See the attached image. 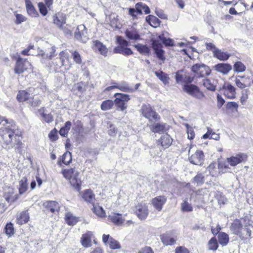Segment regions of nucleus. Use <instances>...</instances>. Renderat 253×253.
Listing matches in <instances>:
<instances>
[{
  "instance_id": "1",
  "label": "nucleus",
  "mask_w": 253,
  "mask_h": 253,
  "mask_svg": "<svg viewBox=\"0 0 253 253\" xmlns=\"http://www.w3.org/2000/svg\"><path fill=\"white\" fill-rule=\"evenodd\" d=\"M5 122L3 125H5L4 129L1 134V144L3 148L9 150L14 147L16 152L20 153L22 145L21 141L22 132L12 120L9 121L6 119L1 121Z\"/></svg>"
},
{
  "instance_id": "2",
  "label": "nucleus",
  "mask_w": 253,
  "mask_h": 253,
  "mask_svg": "<svg viewBox=\"0 0 253 253\" xmlns=\"http://www.w3.org/2000/svg\"><path fill=\"white\" fill-rule=\"evenodd\" d=\"M62 173L66 179L70 180V183L75 189L78 190L80 189L82 181L79 177L78 171L71 168L63 170Z\"/></svg>"
},
{
  "instance_id": "3",
  "label": "nucleus",
  "mask_w": 253,
  "mask_h": 253,
  "mask_svg": "<svg viewBox=\"0 0 253 253\" xmlns=\"http://www.w3.org/2000/svg\"><path fill=\"white\" fill-rule=\"evenodd\" d=\"M141 113L143 116L149 120L150 122H155L160 119V115L149 105H143L141 108Z\"/></svg>"
},
{
  "instance_id": "4",
  "label": "nucleus",
  "mask_w": 253,
  "mask_h": 253,
  "mask_svg": "<svg viewBox=\"0 0 253 253\" xmlns=\"http://www.w3.org/2000/svg\"><path fill=\"white\" fill-rule=\"evenodd\" d=\"M183 89L187 94L197 99L202 100L205 97V94L199 87L195 84H185L183 87Z\"/></svg>"
},
{
  "instance_id": "5",
  "label": "nucleus",
  "mask_w": 253,
  "mask_h": 253,
  "mask_svg": "<svg viewBox=\"0 0 253 253\" xmlns=\"http://www.w3.org/2000/svg\"><path fill=\"white\" fill-rule=\"evenodd\" d=\"M192 71L195 74V76L199 78L208 76L211 73L210 67L204 64H196L192 67Z\"/></svg>"
},
{
  "instance_id": "6",
  "label": "nucleus",
  "mask_w": 253,
  "mask_h": 253,
  "mask_svg": "<svg viewBox=\"0 0 253 253\" xmlns=\"http://www.w3.org/2000/svg\"><path fill=\"white\" fill-rule=\"evenodd\" d=\"M30 63L27 60H23L21 57L18 58L14 68V73L17 74L23 73L30 66Z\"/></svg>"
},
{
  "instance_id": "7",
  "label": "nucleus",
  "mask_w": 253,
  "mask_h": 253,
  "mask_svg": "<svg viewBox=\"0 0 253 253\" xmlns=\"http://www.w3.org/2000/svg\"><path fill=\"white\" fill-rule=\"evenodd\" d=\"M222 90L224 95L230 99H234L236 97V88L234 86L229 83L225 84Z\"/></svg>"
},
{
  "instance_id": "8",
  "label": "nucleus",
  "mask_w": 253,
  "mask_h": 253,
  "mask_svg": "<svg viewBox=\"0 0 253 253\" xmlns=\"http://www.w3.org/2000/svg\"><path fill=\"white\" fill-rule=\"evenodd\" d=\"M86 28L84 25H79L75 33V38L83 42H86L88 38L86 37Z\"/></svg>"
},
{
  "instance_id": "9",
  "label": "nucleus",
  "mask_w": 253,
  "mask_h": 253,
  "mask_svg": "<svg viewBox=\"0 0 253 253\" xmlns=\"http://www.w3.org/2000/svg\"><path fill=\"white\" fill-rule=\"evenodd\" d=\"M135 213L141 220L146 219L148 215V209L146 204H138L135 207Z\"/></svg>"
},
{
  "instance_id": "10",
  "label": "nucleus",
  "mask_w": 253,
  "mask_h": 253,
  "mask_svg": "<svg viewBox=\"0 0 253 253\" xmlns=\"http://www.w3.org/2000/svg\"><path fill=\"white\" fill-rule=\"evenodd\" d=\"M191 163L201 166L204 161V155L203 151L197 150L194 154L192 155L189 158Z\"/></svg>"
},
{
  "instance_id": "11",
  "label": "nucleus",
  "mask_w": 253,
  "mask_h": 253,
  "mask_svg": "<svg viewBox=\"0 0 253 253\" xmlns=\"http://www.w3.org/2000/svg\"><path fill=\"white\" fill-rule=\"evenodd\" d=\"M59 56L62 66H64L66 70H69L72 66L69 54L66 50H64L61 51Z\"/></svg>"
},
{
  "instance_id": "12",
  "label": "nucleus",
  "mask_w": 253,
  "mask_h": 253,
  "mask_svg": "<svg viewBox=\"0 0 253 253\" xmlns=\"http://www.w3.org/2000/svg\"><path fill=\"white\" fill-rule=\"evenodd\" d=\"M53 23L60 29L64 30L66 26V16L65 14L58 13L53 16Z\"/></svg>"
},
{
  "instance_id": "13",
  "label": "nucleus",
  "mask_w": 253,
  "mask_h": 253,
  "mask_svg": "<svg viewBox=\"0 0 253 253\" xmlns=\"http://www.w3.org/2000/svg\"><path fill=\"white\" fill-rule=\"evenodd\" d=\"M125 33L129 40L138 41L141 39L138 31L133 27L126 29Z\"/></svg>"
},
{
  "instance_id": "14",
  "label": "nucleus",
  "mask_w": 253,
  "mask_h": 253,
  "mask_svg": "<svg viewBox=\"0 0 253 253\" xmlns=\"http://www.w3.org/2000/svg\"><path fill=\"white\" fill-rule=\"evenodd\" d=\"M247 156L244 154H239L235 156H232L227 158V162L231 166H235L238 164L246 161Z\"/></svg>"
},
{
  "instance_id": "15",
  "label": "nucleus",
  "mask_w": 253,
  "mask_h": 253,
  "mask_svg": "<svg viewBox=\"0 0 253 253\" xmlns=\"http://www.w3.org/2000/svg\"><path fill=\"white\" fill-rule=\"evenodd\" d=\"M243 228L242 224L240 220H235L231 225L230 227V230L233 234L238 235L240 238H242V234L241 233Z\"/></svg>"
},
{
  "instance_id": "16",
  "label": "nucleus",
  "mask_w": 253,
  "mask_h": 253,
  "mask_svg": "<svg viewBox=\"0 0 253 253\" xmlns=\"http://www.w3.org/2000/svg\"><path fill=\"white\" fill-rule=\"evenodd\" d=\"M166 201L167 198L165 196H158L152 199V204L156 210L160 211Z\"/></svg>"
},
{
  "instance_id": "17",
  "label": "nucleus",
  "mask_w": 253,
  "mask_h": 253,
  "mask_svg": "<svg viewBox=\"0 0 253 253\" xmlns=\"http://www.w3.org/2000/svg\"><path fill=\"white\" fill-rule=\"evenodd\" d=\"M93 43L94 50H98L99 53L105 57L107 56L108 50L105 45L97 40L94 41Z\"/></svg>"
},
{
  "instance_id": "18",
  "label": "nucleus",
  "mask_w": 253,
  "mask_h": 253,
  "mask_svg": "<svg viewBox=\"0 0 253 253\" xmlns=\"http://www.w3.org/2000/svg\"><path fill=\"white\" fill-rule=\"evenodd\" d=\"M214 69L217 72L223 74H227L231 70L232 66L227 63H219L214 66Z\"/></svg>"
},
{
  "instance_id": "19",
  "label": "nucleus",
  "mask_w": 253,
  "mask_h": 253,
  "mask_svg": "<svg viewBox=\"0 0 253 253\" xmlns=\"http://www.w3.org/2000/svg\"><path fill=\"white\" fill-rule=\"evenodd\" d=\"M43 206L52 212H58L60 210L59 203L54 201H46L43 203Z\"/></svg>"
},
{
  "instance_id": "20",
  "label": "nucleus",
  "mask_w": 253,
  "mask_h": 253,
  "mask_svg": "<svg viewBox=\"0 0 253 253\" xmlns=\"http://www.w3.org/2000/svg\"><path fill=\"white\" fill-rule=\"evenodd\" d=\"M108 219L118 225H121L125 221V219L122 217V215L117 213H112L109 215Z\"/></svg>"
},
{
  "instance_id": "21",
  "label": "nucleus",
  "mask_w": 253,
  "mask_h": 253,
  "mask_svg": "<svg viewBox=\"0 0 253 253\" xmlns=\"http://www.w3.org/2000/svg\"><path fill=\"white\" fill-rule=\"evenodd\" d=\"M82 197L86 202L92 205L94 204L95 200V195L91 190L87 189L85 190L83 194Z\"/></svg>"
},
{
  "instance_id": "22",
  "label": "nucleus",
  "mask_w": 253,
  "mask_h": 253,
  "mask_svg": "<svg viewBox=\"0 0 253 253\" xmlns=\"http://www.w3.org/2000/svg\"><path fill=\"white\" fill-rule=\"evenodd\" d=\"M55 47L54 46H52L48 49V51L46 53L43 52L42 50H39L37 55L41 56L43 59L50 60L55 56Z\"/></svg>"
},
{
  "instance_id": "23",
  "label": "nucleus",
  "mask_w": 253,
  "mask_h": 253,
  "mask_svg": "<svg viewBox=\"0 0 253 253\" xmlns=\"http://www.w3.org/2000/svg\"><path fill=\"white\" fill-rule=\"evenodd\" d=\"M29 220V215L27 211H23L17 215L16 222L19 225L26 224Z\"/></svg>"
},
{
  "instance_id": "24",
  "label": "nucleus",
  "mask_w": 253,
  "mask_h": 253,
  "mask_svg": "<svg viewBox=\"0 0 253 253\" xmlns=\"http://www.w3.org/2000/svg\"><path fill=\"white\" fill-rule=\"evenodd\" d=\"M172 139L170 136L168 134H165L161 136L158 140V142L160 143L162 146L165 148H167L171 145Z\"/></svg>"
},
{
  "instance_id": "25",
  "label": "nucleus",
  "mask_w": 253,
  "mask_h": 253,
  "mask_svg": "<svg viewBox=\"0 0 253 253\" xmlns=\"http://www.w3.org/2000/svg\"><path fill=\"white\" fill-rule=\"evenodd\" d=\"M213 56L221 61H226L230 55L227 52H224L221 49H217L214 51Z\"/></svg>"
},
{
  "instance_id": "26",
  "label": "nucleus",
  "mask_w": 253,
  "mask_h": 253,
  "mask_svg": "<svg viewBox=\"0 0 253 253\" xmlns=\"http://www.w3.org/2000/svg\"><path fill=\"white\" fill-rule=\"evenodd\" d=\"M151 130L153 132L162 133L166 131L165 124L156 123L148 125Z\"/></svg>"
},
{
  "instance_id": "27",
  "label": "nucleus",
  "mask_w": 253,
  "mask_h": 253,
  "mask_svg": "<svg viewBox=\"0 0 253 253\" xmlns=\"http://www.w3.org/2000/svg\"><path fill=\"white\" fill-rule=\"evenodd\" d=\"M203 85L208 90L214 91L216 89V84L215 81L210 79H204Z\"/></svg>"
},
{
  "instance_id": "28",
  "label": "nucleus",
  "mask_w": 253,
  "mask_h": 253,
  "mask_svg": "<svg viewBox=\"0 0 253 253\" xmlns=\"http://www.w3.org/2000/svg\"><path fill=\"white\" fill-rule=\"evenodd\" d=\"M113 52L115 53H120L125 56H129L133 54L131 49L127 47H115L113 49Z\"/></svg>"
},
{
  "instance_id": "29",
  "label": "nucleus",
  "mask_w": 253,
  "mask_h": 253,
  "mask_svg": "<svg viewBox=\"0 0 253 253\" xmlns=\"http://www.w3.org/2000/svg\"><path fill=\"white\" fill-rule=\"evenodd\" d=\"M26 10L29 15L32 17H36L38 13L32 4L30 0H25Z\"/></svg>"
},
{
  "instance_id": "30",
  "label": "nucleus",
  "mask_w": 253,
  "mask_h": 253,
  "mask_svg": "<svg viewBox=\"0 0 253 253\" xmlns=\"http://www.w3.org/2000/svg\"><path fill=\"white\" fill-rule=\"evenodd\" d=\"M146 21L153 27H159L161 22L157 17L151 15L146 17Z\"/></svg>"
},
{
  "instance_id": "31",
  "label": "nucleus",
  "mask_w": 253,
  "mask_h": 253,
  "mask_svg": "<svg viewBox=\"0 0 253 253\" xmlns=\"http://www.w3.org/2000/svg\"><path fill=\"white\" fill-rule=\"evenodd\" d=\"M92 233L88 232L87 233L83 235L81 238L82 245L85 248L90 247L91 245V236Z\"/></svg>"
},
{
  "instance_id": "32",
  "label": "nucleus",
  "mask_w": 253,
  "mask_h": 253,
  "mask_svg": "<svg viewBox=\"0 0 253 253\" xmlns=\"http://www.w3.org/2000/svg\"><path fill=\"white\" fill-rule=\"evenodd\" d=\"M140 4H136L135 9L133 8H129L128 9V13L132 17V20H134L137 19V15H142V12L140 11L139 6Z\"/></svg>"
},
{
  "instance_id": "33",
  "label": "nucleus",
  "mask_w": 253,
  "mask_h": 253,
  "mask_svg": "<svg viewBox=\"0 0 253 253\" xmlns=\"http://www.w3.org/2000/svg\"><path fill=\"white\" fill-rule=\"evenodd\" d=\"M72 161V154L70 152H66L65 153L61 159L58 160L57 164L58 165L61 166V162L65 165H68Z\"/></svg>"
},
{
  "instance_id": "34",
  "label": "nucleus",
  "mask_w": 253,
  "mask_h": 253,
  "mask_svg": "<svg viewBox=\"0 0 253 253\" xmlns=\"http://www.w3.org/2000/svg\"><path fill=\"white\" fill-rule=\"evenodd\" d=\"M155 75L164 83V84H169V77L168 75L163 71H156Z\"/></svg>"
},
{
  "instance_id": "35",
  "label": "nucleus",
  "mask_w": 253,
  "mask_h": 253,
  "mask_svg": "<svg viewBox=\"0 0 253 253\" xmlns=\"http://www.w3.org/2000/svg\"><path fill=\"white\" fill-rule=\"evenodd\" d=\"M161 239L163 244L167 246L173 245L176 241L173 238L170 237L167 234L161 235Z\"/></svg>"
},
{
  "instance_id": "36",
  "label": "nucleus",
  "mask_w": 253,
  "mask_h": 253,
  "mask_svg": "<svg viewBox=\"0 0 253 253\" xmlns=\"http://www.w3.org/2000/svg\"><path fill=\"white\" fill-rule=\"evenodd\" d=\"M27 179L24 177L19 181V192L20 194H23L27 190Z\"/></svg>"
},
{
  "instance_id": "37",
  "label": "nucleus",
  "mask_w": 253,
  "mask_h": 253,
  "mask_svg": "<svg viewBox=\"0 0 253 253\" xmlns=\"http://www.w3.org/2000/svg\"><path fill=\"white\" fill-rule=\"evenodd\" d=\"M218 239L219 243L222 246H226L229 242V236L228 235L224 233H219L218 236Z\"/></svg>"
},
{
  "instance_id": "38",
  "label": "nucleus",
  "mask_w": 253,
  "mask_h": 253,
  "mask_svg": "<svg viewBox=\"0 0 253 253\" xmlns=\"http://www.w3.org/2000/svg\"><path fill=\"white\" fill-rule=\"evenodd\" d=\"M65 220L68 225L72 226L75 225L78 221V218L71 213L66 214Z\"/></svg>"
},
{
  "instance_id": "39",
  "label": "nucleus",
  "mask_w": 253,
  "mask_h": 253,
  "mask_svg": "<svg viewBox=\"0 0 253 253\" xmlns=\"http://www.w3.org/2000/svg\"><path fill=\"white\" fill-rule=\"evenodd\" d=\"M134 46L141 54H147L150 52V49L146 45L139 43L134 45Z\"/></svg>"
},
{
  "instance_id": "40",
  "label": "nucleus",
  "mask_w": 253,
  "mask_h": 253,
  "mask_svg": "<svg viewBox=\"0 0 253 253\" xmlns=\"http://www.w3.org/2000/svg\"><path fill=\"white\" fill-rule=\"evenodd\" d=\"M92 205L93 208H92V210L96 215L100 217H104L105 216V211L101 207L95 205L94 204Z\"/></svg>"
},
{
  "instance_id": "41",
  "label": "nucleus",
  "mask_w": 253,
  "mask_h": 253,
  "mask_svg": "<svg viewBox=\"0 0 253 253\" xmlns=\"http://www.w3.org/2000/svg\"><path fill=\"white\" fill-rule=\"evenodd\" d=\"M30 94L25 90H21L19 91L17 95V99L20 102L25 101L29 99Z\"/></svg>"
},
{
  "instance_id": "42",
  "label": "nucleus",
  "mask_w": 253,
  "mask_h": 253,
  "mask_svg": "<svg viewBox=\"0 0 253 253\" xmlns=\"http://www.w3.org/2000/svg\"><path fill=\"white\" fill-rule=\"evenodd\" d=\"M246 69L245 65L240 61L235 62L233 66L234 71L237 73L243 72Z\"/></svg>"
},
{
  "instance_id": "43",
  "label": "nucleus",
  "mask_w": 253,
  "mask_h": 253,
  "mask_svg": "<svg viewBox=\"0 0 253 253\" xmlns=\"http://www.w3.org/2000/svg\"><path fill=\"white\" fill-rule=\"evenodd\" d=\"M244 78V76H238L235 80L236 85L241 89L245 88L247 86L245 81L243 80Z\"/></svg>"
},
{
  "instance_id": "44",
  "label": "nucleus",
  "mask_w": 253,
  "mask_h": 253,
  "mask_svg": "<svg viewBox=\"0 0 253 253\" xmlns=\"http://www.w3.org/2000/svg\"><path fill=\"white\" fill-rule=\"evenodd\" d=\"M43 111V108L40 109L39 110L41 116L43 118V119L47 123L52 122L53 121V116L50 114H46L44 113Z\"/></svg>"
},
{
  "instance_id": "45",
  "label": "nucleus",
  "mask_w": 253,
  "mask_h": 253,
  "mask_svg": "<svg viewBox=\"0 0 253 253\" xmlns=\"http://www.w3.org/2000/svg\"><path fill=\"white\" fill-rule=\"evenodd\" d=\"M114 105V102L111 100H107L102 102L101 108L103 111L111 109Z\"/></svg>"
},
{
  "instance_id": "46",
  "label": "nucleus",
  "mask_w": 253,
  "mask_h": 253,
  "mask_svg": "<svg viewBox=\"0 0 253 253\" xmlns=\"http://www.w3.org/2000/svg\"><path fill=\"white\" fill-rule=\"evenodd\" d=\"M117 87L118 89L122 91L132 92L134 90L133 88H130L127 84L124 82L118 84Z\"/></svg>"
},
{
  "instance_id": "47",
  "label": "nucleus",
  "mask_w": 253,
  "mask_h": 253,
  "mask_svg": "<svg viewBox=\"0 0 253 253\" xmlns=\"http://www.w3.org/2000/svg\"><path fill=\"white\" fill-rule=\"evenodd\" d=\"M216 166L217 164L216 163H212L207 168V169L212 176H215L217 175V173H219L217 170V169L216 168Z\"/></svg>"
},
{
  "instance_id": "48",
  "label": "nucleus",
  "mask_w": 253,
  "mask_h": 253,
  "mask_svg": "<svg viewBox=\"0 0 253 253\" xmlns=\"http://www.w3.org/2000/svg\"><path fill=\"white\" fill-rule=\"evenodd\" d=\"M181 210L183 212H190L193 211V208L190 204L185 200L181 205Z\"/></svg>"
},
{
  "instance_id": "49",
  "label": "nucleus",
  "mask_w": 253,
  "mask_h": 253,
  "mask_svg": "<svg viewBox=\"0 0 253 253\" xmlns=\"http://www.w3.org/2000/svg\"><path fill=\"white\" fill-rule=\"evenodd\" d=\"M159 39L166 46H173V41L170 38H166L163 35H160Z\"/></svg>"
},
{
  "instance_id": "50",
  "label": "nucleus",
  "mask_w": 253,
  "mask_h": 253,
  "mask_svg": "<svg viewBox=\"0 0 253 253\" xmlns=\"http://www.w3.org/2000/svg\"><path fill=\"white\" fill-rule=\"evenodd\" d=\"M14 14L16 17V19L14 21L16 24H21L22 22H25L27 20V18L24 15L19 14L16 12H14Z\"/></svg>"
},
{
  "instance_id": "51",
  "label": "nucleus",
  "mask_w": 253,
  "mask_h": 253,
  "mask_svg": "<svg viewBox=\"0 0 253 253\" xmlns=\"http://www.w3.org/2000/svg\"><path fill=\"white\" fill-rule=\"evenodd\" d=\"M5 234L8 236H12L14 233L13 225L12 223H7L5 227Z\"/></svg>"
},
{
  "instance_id": "52",
  "label": "nucleus",
  "mask_w": 253,
  "mask_h": 253,
  "mask_svg": "<svg viewBox=\"0 0 253 253\" xmlns=\"http://www.w3.org/2000/svg\"><path fill=\"white\" fill-rule=\"evenodd\" d=\"M115 96L117 100L121 101L123 102H126L128 101L130 98L129 97V95L123 93H116L115 94Z\"/></svg>"
},
{
  "instance_id": "53",
  "label": "nucleus",
  "mask_w": 253,
  "mask_h": 253,
  "mask_svg": "<svg viewBox=\"0 0 253 253\" xmlns=\"http://www.w3.org/2000/svg\"><path fill=\"white\" fill-rule=\"evenodd\" d=\"M208 248L210 250L215 251L218 248V244L216 239L215 238H212L208 244Z\"/></svg>"
},
{
  "instance_id": "54",
  "label": "nucleus",
  "mask_w": 253,
  "mask_h": 253,
  "mask_svg": "<svg viewBox=\"0 0 253 253\" xmlns=\"http://www.w3.org/2000/svg\"><path fill=\"white\" fill-rule=\"evenodd\" d=\"M117 42L119 45L117 47H127L128 45V42L126 40L124 39L122 37L118 36L117 37Z\"/></svg>"
},
{
  "instance_id": "55",
  "label": "nucleus",
  "mask_w": 253,
  "mask_h": 253,
  "mask_svg": "<svg viewBox=\"0 0 253 253\" xmlns=\"http://www.w3.org/2000/svg\"><path fill=\"white\" fill-rule=\"evenodd\" d=\"M71 52V53L72 54V56H73V58L74 61L77 64H81L82 63V58H81V55L79 53V52L76 51H73V52Z\"/></svg>"
},
{
  "instance_id": "56",
  "label": "nucleus",
  "mask_w": 253,
  "mask_h": 253,
  "mask_svg": "<svg viewBox=\"0 0 253 253\" xmlns=\"http://www.w3.org/2000/svg\"><path fill=\"white\" fill-rule=\"evenodd\" d=\"M109 245L110 248L112 249H117L121 248L119 243L116 240H114L112 238H110L109 241Z\"/></svg>"
},
{
  "instance_id": "57",
  "label": "nucleus",
  "mask_w": 253,
  "mask_h": 253,
  "mask_svg": "<svg viewBox=\"0 0 253 253\" xmlns=\"http://www.w3.org/2000/svg\"><path fill=\"white\" fill-rule=\"evenodd\" d=\"M238 104L235 102H228L226 104V108L227 109L233 110L235 109L236 111L237 110L238 108Z\"/></svg>"
},
{
  "instance_id": "58",
  "label": "nucleus",
  "mask_w": 253,
  "mask_h": 253,
  "mask_svg": "<svg viewBox=\"0 0 253 253\" xmlns=\"http://www.w3.org/2000/svg\"><path fill=\"white\" fill-rule=\"evenodd\" d=\"M204 176L202 173H198L194 178V181L198 184H202L204 183Z\"/></svg>"
},
{
  "instance_id": "59",
  "label": "nucleus",
  "mask_w": 253,
  "mask_h": 253,
  "mask_svg": "<svg viewBox=\"0 0 253 253\" xmlns=\"http://www.w3.org/2000/svg\"><path fill=\"white\" fill-rule=\"evenodd\" d=\"M38 7L39 8L40 12L42 15L45 16L47 14V10L45 4L43 3H39Z\"/></svg>"
},
{
  "instance_id": "60",
  "label": "nucleus",
  "mask_w": 253,
  "mask_h": 253,
  "mask_svg": "<svg viewBox=\"0 0 253 253\" xmlns=\"http://www.w3.org/2000/svg\"><path fill=\"white\" fill-rule=\"evenodd\" d=\"M152 47H153V48L154 51L163 49H162V47H163L162 44L161 43H160L158 41H154L152 42Z\"/></svg>"
},
{
  "instance_id": "61",
  "label": "nucleus",
  "mask_w": 253,
  "mask_h": 253,
  "mask_svg": "<svg viewBox=\"0 0 253 253\" xmlns=\"http://www.w3.org/2000/svg\"><path fill=\"white\" fill-rule=\"evenodd\" d=\"M137 4H140V5L139 6V8L140 9L141 12H142V11L143 10L146 14L150 12V9L147 5L143 4L141 2H138Z\"/></svg>"
},
{
  "instance_id": "62",
  "label": "nucleus",
  "mask_w": 253,
  "mask_h": 253,
  "mask_svg": "<svg viewBox=\"0 0 253 253\" xmlns=\"http://www.w3.org/2000/svg\"><path fill=\"white\" fill-rule=\"evenodd\" d=\"M164 52H165V51L163 49L155 51V53L156 54L157 57L160 60H161L163 61H165L166 59V58L164 56Z\"/></svg>"
},
{
  "instance_id": "63",
  "label": "nucleus",
  "mask_w": 253,
  "mask_h": 253,
  "mask_svg": "<svg viewBox=\"0 0 253 253\" xmlns=\"http://www.w3.org/2000/svg\"><path fill=\"white\" fill-rule=\"evenodd\" d=\"M175 253H189V252L185 247L180 246L175 249Z\"/></svg>"
},
{
  "instance_id": "64",
  "label": "nucleus",
  "mask_w": 253,
  "mask_h": 253,
  "mask_svg": "<svg viewBox=\"0 0 253 253\" xmlns=\"http://www.w3.org/2000/svg\"><path fill=\"white\" fill-rule=\"evenodd\" d=\"M138 253H154L151 247L145 246L141 249Z\"/></svg>"
}]
</instances>
